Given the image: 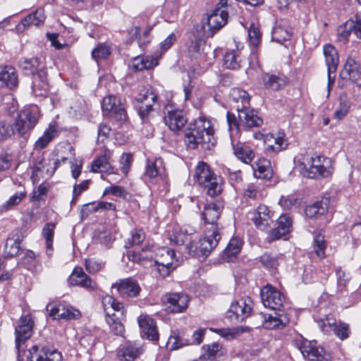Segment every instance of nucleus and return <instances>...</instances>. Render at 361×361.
<instances>
[{"mask_svg":"<svg viewBox=\"0 0 361 361\" xmlns=\"http://www.w3.org/2000/svg\"><path fill=\"white\" fill-rule=\"evenodd\" d=\"M91 171L95 173H116L115 169L110 162V152L95 159L91 166Z\"/></svg>","mask_w":361,"mask_h":361,"instance_id":"72a5a7b5","label":"nucleus"},{"mask_svg":"<svg viewBox=\"0 0 361 361\" xmlns=\"http://www.w3.org/2000/svg\"><path fill=\"white\" fill-rule=\"evenodd\" d=\"M25 197V192H16L6 202L0 205V213L12 209L15 206L19 204Z\"/></svg>","mask_w":361,"mask_h":361,"instance_id":"603ef678","label":"nucleus"},{"mask_svg":"<svg viewBox=\"0 0 361 361\" xmlns=\"http://www.w3.org/2000/svg\"><path fill=\"white\" fill-rule=\"evenodd\" d=\"M264 142L265 151L274 153L286 149L288 145L283 133H279L276 136L273 134L267 135L264 139Z\"/></svg>","mask_w":361,"mask_h":361,"instance_id":"393cba45","label":"nucleus"},{"mask_svg":"<svg viewBox=\"0 0 361 361\" xmlns=\"http://www.w3.org/2000/svg\"><path fill=\"white\" fill-rule=\"evenodd\" d=\"M253 302L250 297H243L233 301L226 312V317L232 323L241 322L250 316Z\"/></svg>","mask_w":361,"mask_h":361,"instance_id":"0eeeda50","label":"nucleus"},{"mask_svg":"<svg viewBox=\"0 0 361 361\" xmlns=\"http://www.w3.org/2000/svg\"><path fill=\"white\" fill-rule=\"evenodd\" d=\"M248 37L250 44L257 47L260 42L261 32L259 27L254 23H251L248 29Z\"/></svg>","mask_w":361,"mask_h":361,"instance_id":"680f3d73","label":"nucleus"},{"mask_svg":"<svg viewBox=\"0 0 361 361\" xmlns=\"http://www.w3.org/2000/svg\"><path fill=\"white\" fill-rule=\"evenodd\" d=\"M234 155L245 164H250L255 157L252 149L243 142H232Z\"/></svg>","mask_w":361,"mask_h":361,"instance_id":"e433bc0d","label":"nucleus"},{"mask_svg":"<svg viewBox=\"0 0 361 361\" xmlns=\"http://www.w3.org/2000/svg\"><path fill=\"white\" fill-rule=\"evenodd\" d=\"M39 119V112L37 106L24 107L18 113L11 124L14 135L28 139Z\"/></svg>","mask_w":361,"mask_h":361,"instance_id":"f03ea898","label":"nucleus"},{"mask_svg":"<svg viewBox=\"0 0 361 361\" xmlns=\"http://www.w3.org/2000/svg\"><path fill=\"white\" fill-rule=\"evenodd\" d=\"M194 178L200 185L206 190V193L214 197L222 190L221 179L217 176L210 166L204 161L198 162L195 167Z\"/></svg>","mask_w":361,"mask_h":361,"instance_id":"7ed1b4c3","label":"nucleus"},{"mask_svg":"<svg viewBox=\"0 0 361 361\" xmlns=\"http://www.w3.org/2000/svg\"><path fill=\"white\" fill-rule=\"evenodd\" d=\"M221 348V345L217 343L207 345L204 353L201 355L200 359L202 360L214 361L217 357L222 355L220 352Z\"/></svg>","mask_w":361,"mask_h":361,"instance_id":"5fc2aeb1","label":"nucleus"},{"mask_svg":"<svg viewBox=\"0 0 361 361\" xmlns=\"http://www.w3.org/2000/svg\"><path fill=\"white\" fill-rule=\"evenodd\" d=\"M292 36V28L289 26L287 21L280 20L276 21L271 32V39L273 41L279 44L290 39Z\"/></svg>","mask_w":361,"mask_h":361,"instance_id":"a878e982","label":"nucleus"},{"mask_svg":"<svg viewBox=\"0 0 361 361\" xmlns=\"http://www.w3.org/2000/svg\"><path fill=\"white\" fill-rule=\"evenodd\" d=\"M158 57L151 56H136L129 62V68L134 71H142L153 68L158 65Z\"/></svg>","mask_w":361,"mask_h":361,"instance_id":"c85d7f7f","label":"nucleus"},{"mask_svg":"<svg viewBox=\"0 0 361 361\" xmlns=\"http://www.w3.org/2000/svg\"><path fill=\"white\" fill-rule=\"evenodd\" d=\"M68 283L71 286H78L82 288L95 290L97 285L82 270L81 267H75L68 278Z\"/></svg>","mask_w":361,"mask_h":361,"instance_id":"5701e85b","label":"nucleus"},{"mask_svg":"<svg viewBox=\"0 0 361 361\" xmlns=\"http://www.w3.org/2000/svg\"><path fill=\"white\" fill-rule=\"evenodd\" d=\"M47 310L53 319L65 320L64 303L51 302L47 305Z\"/></svg>","mask_w":361,"mask_h":361,"instance_id":"6e6d98bb","label":"nucleus"},{"mask_svg":"<svg viewBox=\"0 0 361 361\" xmlns=\"http://www.w3.org/2000/svg\"><path fill=\"white\" fill-rule=\"evenodd\" d=\"M274 213L265 204H260L252 213L251 217L256 227L261 230L269 228L274 222Z\"/></svg>","mask_w":361,"mask_h":361,"instance_id":"a211bd4d","label":"nucleus"},{"mask_svg":"<svg viewBox=\"0 0 361 361\" xmlns=\"http://www.w3.org/2000/svg\"><path fill=\"white\" fill-rule=\"evenodd\" d=\"M224 204L220 201L212 202L204 204L202 212V218L204 221V228H210L214 226L219 228L217 221L220 217Z\"/></svg>","mask_w":361,"mask_h":361,"instance_id":"4468645a","label":"nucleus"},{"mask_svg":"<svg viewBox=\"0 0 361 361\" xmlns=\"http://www.w3.org/2000/svg\"><path fill=\"white\" fill-rule=\"evenodd\" d=\"M279 204L283 209H290L296 207L300 204V201L293 195L281 196Z\"/></svg>","mask_w":361,"mask_h":361,"instance_id":"69168bd1","label":"nucleus"},{"mask_svg":"<svg viewBox=\"0 0 361 361\" xmlns=\"http://www.w3.org/2000/svg\"><path fill=\"white\" fill-rule=\"evenodd\" d=\"M202 238L207 241L206 243L209 245V249L214 250L221 238L219 228L214 227V226L211 228L204 227Z\"/></svg>","mask_w":361,"mask_h":361,"instance_id":"37998d69","label":"nucleus"},{"mask_svg":"<svg viewBox=\"0 0 361 361\" xmlns=\"http://www.w3.org/2000/svg\"><path fill=\"white\" fill-rule=\"evenodd\" d=\"M32 90L33 94L39 97L45 96L48 92L49 83L45 69H39L32 77Z\"/></svg>","mask_w":361,"mask_h":361,"instance_id":"bb28decb","label":"nucleus"},{"mask_svg":"<svg viewBox=\"0 0 361 361\" xmlns=\"http://www.w3.org/2000/svg\"><path fill=\"white\" fill-rule=\"evenodd\" d=\"M260 295L264 306L271 310H279L285 300L281 293L269 284L262 288Z\"/></svg>","mask_w":361,"mask_h":361,"instance_id":"9b49d317","label":"nucleus"},{"mask_svg":"<svg viewBox=\"0 0 361 361\" xmlns=\"http://www.w3.org/2000/svg\"><path fill=\"white\" fill-rule=\"evenodd\" d=\"M241 62L242 59L238 51L229 50L224 56V66L226 68L238 70L241 66Z\"/></svg>","mask_w":361,"mask_h":361,"instance_id":"79ce46f5","label":"nucleus"},{"mask_svg":"<svg viewBox=\"0 0 361 361\" xmlns=\"http://www.w3.org/2000/svg\"><path fill=\"white\" fill-rule=\"evenodd\" d=\"M102 111L104 115L123 123L127 120V114L120 99L114 95H109L103 99L102 103Z\"/></svg>","mask_w":361,"mask_h":361,"instance_id":"6e6552de","label":"nucleus"},{"mask_svg":"<svg viewBox=\"0 0 361 361\" xmlns=\"http://www.w3.org/2000/svg\"><path fill=\"white\" fill-rule=\"evenodd\" d=\"M59 134L58 127L55 124H50L44 130L43 135L39 137L35 143V148L41 150L45 148L48 144Z\"/></svg>","mask_w":361,"mask_h":361,"instance_id":"4c0bfd02","label":"nucleus"},{"mask_svg":"<svg viewBox=\"0 0 361 361\" xmlns=\"http://www.w3.org/2000/svg\"><path fill=\"white\" fill-rule=\"evenodd\" d=\"M206 243L207 241L203 238L200 239L197 244L190 242L186 246L188 254L196 257H202L203 259L208 257L214 249H209V245Z\"/></svg>","mask_w":361,"mask_h":361,"instance_id":"f704fd0d","label":"nucleus"},{"mask_svg":"<svg viewBox=\"0 0 361 361\" xmlns=\"http://www.w3.org/2000/svg\"><path fill=\"white\" fill-rule=\"evenodd\" d=\"M21 66L24 71H27V73H30L33 76L38 73L39 69H45L40 59L37 57L30 59H25L21 63Z\"/></svg>","mask_w":361,"mask_h":361,"instance_id":"09e8293b","label":"nucleus"},{"mask_svg":"<svg viewBox=\"0 0 361 361\" xmlns=\"http://www.w3.org/2000/svg\"><path fill=\"white\" fill-rule=\"evenodd\" d=\"M328 211V200H322L317 201L312 204L306 207L305 213L309 218H319L326 214Z\"/></svg>","mask_w":361,"mask_h":361,"instance_id":"ea45409f","label":"nucleus"},{"mask_svg":"<svg viewBox=\"0 0 361 361\" xmlns=\"http://www.w3.org/2000/svg\"><path fill=\"white\" fill-rule=\"evenodd\" d=\"M165 168L161 159L147 160L145 169V176L149 178H154L164 175Z\"/></svg>","mask_w":361,"mask_h":361,"instance_id":"58836bf2","label":"nucleus"},{"mask_svg":"<svg viewBox=\"0 0 361 361\" xmlns=\"http://www.w3.org/2000/svg\"><path fill=\"white\" fill-rule=\"evenodd\" d=\"M228 17V11L216 7L206 18L202 20V24L196 27V31L200 28L205 37H212L227 23Z\"/></svg>","mask_w":361,"mask_h":361,"instance_id":"423d86ee","label":"nucleus"},{"mask_svg":"<svg viewBox=\"0 0 361 361\" xmlns=\"http://www.w3.org/2000/svg\"><path fill=\"white\" fill-rule=\"evenodd\" d=\"M263 319V326L267 329H282L289 322L286 314L275 313V315H261Z\"/></svg>","mask_w":361,"mask_h":361,"instance_id":"2f4dec72","label":"nucleus"},{"mask_svg":"<svg viewBox=\"0 0 361 361\" xmlns=\"http://www.w3.org/2000/svg\"><path fill=\"white\" fill-rule=\"evenodd\" d=\"M341 340H345L349 337L350 331L349 325L345 323L339 322L336 324V329L333 332Z\"/></svg>","mask_w":361,"mask_h":361,"instance_id":"338daca9","label":"nucleus"},{"mask_svg":"<svg viewBox=\"0 0 361 361\" xmlns=\"http://www.w3.org/2000/svg\"><path fill=\"white\" fill-rule=\"evenodd\" d=\"M18 83L16 69L12 66H0V87L13 89Z\"/></svg>","mask_w":361,"mask_h":361,"instance_id":"7c9ffc66","label":"nucleus"},{"mask_svg":"<svg viewBox=\"0 0 361 361\" xmlns=\"http://www.w3.org/2000/svg\"><path fill=\"white\" fill-rule=\"evenodd\" d=\"M56 224L54 223H47L42 229V235L46 239L47 254L48 256L52 255L53 239Z\"/></svg>","mask_w":361,"mask_h":361,"instance_id":"de8ad7c7","label":"nucleus"},{"mask_svg":"<svg viewBox=\"0 0 361 361\" xmlns=\"http://www.w3.org/2000/svg\"><path fill=\"white\" fill-rule=\"evenodd\" d=\"M260 262L266 269H276L279 265L277 258L268 253H265L261 256Z\"/></svg>","mask_w":361,"mask_h":361,"instance_id":"0e129e2a","label":"nucleus"},{"mask_svg":"<svg viewBox=\"0 0 361 361\" xmlns=\"http://www.w3.org/2000/svg\"><path fill=\"white\" fill-rule=\"evenodd\" d=\"M45 18L44 9L38 8L34 12L26 16L21 22L16 25V30L22 32L26 28L31 26L38 27L44 23Z\"/></svg>","mask_w":361,"mask_h":361,"instance_id":"b1692460","label":"nucleus"},{"mask_svg":"<svg viewBox=\"0 0 361 361\" xmlns=\"http://www.w3.org/2000/svg\"><path fill=\"white\" fill-rule=\"evenodd\" d=\"M102 305L106 315V322L111 331L116 335L121 336L124 332V326L117 314L123 316V305L114 297L106 295L103 297Z\"/></svg>","mask_w":361,"mask_h":361,"instance_id":"20e7f679","label":"nucleus"},{"mask_svg":"<svg viewBox=\"0 0 361 361\" xmlns=\"http://www.w3.org/2000/svg\"><path fill=\"white\" fill-rule=\"evenodd\" d=\"M299 349L303 357L310 360L325 361L327 360V355L322 347L317 346L316 343L304 341Z\"/></svg>","mask_w":361,"mask_h":361,"instance_id":"412c9836","label":"nucleus"},{"mask_svg":"<svg viewBox=\"0 0 361 361\" xmlns=\"http://www.w3.org/2000/svg\"><path fill=\"white\" fill-rule=\"evenodd\" d=\"M242 240L238 238H233L229 241L223 252V258L227 261L238 255L242 248Z\"/></svg>","mask_w":361,"mask_h":361,"instance_id":"49530a36","label":"nucleus"},{"mask_svg":"<svg viewBox=\"0 0 361 361\" xmlns=\"http://www.w3.org/2000/svg\"><path fill=\"white\" fill-rule=\"evenodd\" d=\"M157 94L151 90L141 91L136 97V100L140 103H156L157 102Z\"/></svg>","mask_w":361,"mask_h":361,"instance_id":"bf43d9fd","label":"nucleus"},{"mask_svg":"<svg viewBox=\"0 0 361 361\" xmlns=\"http://www.w3.org/2000/svg\"><path fill=\"white\" fill-rule=\"evenodd\" d=\"M278 226L270 231L267 239L269 242L279 240L291 231L293 221L291 217L286 214H282L277 221Z\"/></svg>","mask_w":361,"mask_h":361,"instance_id":"aec40b11","label":"nucleus"},{"mask_svg":"<svg viewBox=\"0 0 361 361\" xmlns=\"http://www.w3.org/2000/svg\"><path fill=\"white\" fill-rule=\"evenodd\" d=\"M34 322L31 315L22 316L19 319L15 329L16 345L18 350V357L23 355V344L30 338L32 334Z\"/></svg>","mask_w":361,"mask_h":361,"instance_id":"1a4fd4ad","label":"nucleus"},{"mask_svg":"<svg viewBox=\"0 0 361 361\" xmlns=\"http://www.w3.org/2000/svg\"><path fill=\"white\" fill-rule=\"evenodd\" d=\"M238 111V117L242 127L252 128L259 127L263 124V120L257 115V112L250 108V106L240 109Z\"/></svg>","mask_w":361,"mask_h":361,"instance_id":"6ab92c4d","label":"nucleus"},{"mask_svg":"<svg viewBox=\"0 0 361 361\" xmlns=\"http://www.w3.org/2000/svg\"><path fill=\"white\" fill-rule=\"evenodd\" d=\"M193 35V38L190 39V43L188 47V52L191 58H197L200 51L201 47L204 44V32L202 31Z\"/></svg>","mask_w":361,"mask_h":361,"instance_id":"c03bdc74","label":"nucleus"},{"mask_svg":"<svg viewBox=\"0 0 361 361\" xmlns=\"http://www.w3.org/2000/svg\"><path fill=\"white\" fill-rule=\"evenodd\" d=\"M350 109V102L346 94H341L338 99V106L334 111L333 118L341 121L346 116Z\"/></svg>","mask_w":361,"mask_h":361,"instance_id":"a18cd8bd","label":"nucleus"},{"mask_svg":"<svg viewBox=\"0 0 361 361\" xmlns=\"http://www.w3.org/2000/svg\"><path fill=\"white\" fill-rule=\"evenodd\" d=\"M137 322L143 337L157 341L159 340V333L154 320L147 314H141Z\"/></svg>","mask_w":361,"mask_h":361,"instance_id":"4be33fe9","label":"nucleus"},{"mask_svg":"<svg viewBox=\"0 0 361 361\" xmlns=\"http://www.w3.org/2000/svg\"><path fill=\"white\" fill-rule=\"evenodd\" d=\"M175 252L169 248L160 250V255L156 259L157 271L162 278L167 276L170 272L175 269L177 264L174 263Z\"/></svg>","mask_w":361,"mask_h":361,"instance_id":"ddd939ff","label":"nucleus"},{"mask_svg":"<svg viewBox=\"0 0 361 361\" xmlns=\"http://www.w3.org/2000/svg\"><path fill=\"white\" fill-rule=\"evenodd\" d=\"M184 142L188 148L195 149L199 146L210 149L215 144L214 129L209 120L199 117L189 124L185 131Z\"/></svg>","mask_w":361,"mask_h":361,"instance_id":"f257e3e1","label":"nucleus"},{"mask_svg":"<svg viewBox=\"0 0 361 361\" xmlns=\"http://www.w3.org/2000/svg\"><path fill=\"white\" fill-rule=\"evenodd\" d=\"M20 252V240L19 238H8L4 247V255L7 257H13Z\"/></svg>","mask_w":361,"mask_h":361,"instance_id":"3c124183","label":"nucleus"},{"mask_svg":"<svg viewBox=\"0 0 361 361\" xmlns=\"http://www.w3.org/2000/svg\"><path fill=\"white\" fill-rule=\"evenodd\" d=\"M302 165L306 171L305 175L310 178H326L333 172L331 160L323 156L308 157Z\"/></svg>","mask_w":361,"mask_h":361,"instance_id":"39448f33","label":"nucleus"},{"mask_svg":"<svg viewBox=\"0 0 361 361\" xmlns=\"http://www.w3.org/2000/svg\"><path fill=\"white\" fill-rule=\"evenodd\" d=\"M326 247L324 236L321 233L316 234L314 238V248L319 257H325Z\"/></svg>","mask_w":361,"mask_h":361,"instance_id":"13d9d810","label":"nucleus"},{"mask_svg":"<svg viewBox=\"0 0 361 361\" xmlns=\"http://www.w3.org/2000/svg\"><path fill=\"white\" fill-rule=\"evenodd\" d=\"M159 107V104L156 102L145 104L140 106L138 114L143 122H148L154 115V112Z\"/></svg>","mask_w":361,"mask_h":361,"instance_id":"8fccbe9b","label":"nucleus"},{"mask_svg":"<svg viewBox=\"0 0 361 361\" xmlns=\"http://www.w3.org/2000/svg\"><path fill=\"white\" fill-rule=\"evenodd\" d=\"M342 80L350 81L361 87V65L352 57H348L340 73Z\"/></svg>","mask_w":361,"mask_h":361,"instance_id":"f8f14e48","label":"nucleus"},{"mask_svg":"<svg viewBox=\"0 0 361 361\" xmlns=\"http://www.w3.org/2000/svg\"><path fill=\"white\" fill-rule=\"evenodd\" d=\"M353 20H348L343 25L338 28V36L340 41L346 42L353 28Z\"/></svg>","mask_w":361,"mask_h":361,"instance_id":"052dcab7","label":"nucleus"},{"mask_svg":"<svg viewBox=\"0 0 361 361\" xmlns=\"http://www.w3.org/2000/svg\"><path fill=\"white\" fill-rule=\"evenodd\" d=\"M336 275L337 278L338 290L342 293L344 288L346 286L350 280V277L348 274H347L341 268L336 269Z\"/></svg>","mask_w":361,"mask_h":361,"instance_id":"e2e57ef3","label":"nucleus"},{"mask_svg":"<svg viewBox=\"0 0 361 361\" xmlns=\"http://www.w3.org/2000/svg\"><path fill=\"white\" fill-rule=\"evenodd\" d=\"M80 343L85 348H90L96 343V336L92 335L90 330H85L80 338Z\"/></svg>","mask_w":361,"mask_h":361,"instance_id":"774afa93","label":"nucleus"},{"mask_svg":"<svg viewBox=\"0 0 361 361\" xmlns=\"http://www.w3.org/2000/svg\"><path fill=\"white\" fill-rule=\"evenodd\" d=\"M141 353V348L135 343L127 342L118 349L117 357L121 361H132Z\"/></svg>","mask_w":361,"mask_h":361,"instance_id":"c756f323","label":"nucleus"},{"mask_svg":"<svg viewBox=\"0 0 361 361\" xmlns=\"http://www.w3.org/2000/svg\"><path fill=\"white\" fill-rule=\"evenodd\" d=\"M325 62L328 72V88L334 82L335 75L331 76L336 69L339 62V58L336 49L331 44H325L323 48Z\"/></svg>","mask_w":361,"mask_h":361,"instance_id":"f3484780","label":"nucleus"},{"mask_svg":"<svg viewBox=\"0 0 361 361\" xmlns=\"http://www.w3.org/2000/svg\"><path fill=\"white\" fill-rule=\"evenodd\" d=\"M164 301L168 311L178 313L187 309L189 298L183 293H171L164 295Z\"/></svg>","mask_w":361,"mask_h":361,"instance_id":"dca6fc26","label":"nucleus"},{"mask_svg":"<svg viewBox=\"0 0 361 361\" xmlns=\"http://www.w3.org/2000/svg\"><path fill=\"white\" fill-rule=\"evenodd\" d=\"M111 53V47L106 43L99 44L91 53L92 59L99 61V60L106 59Z\"/></svg>","mask_w":361,"mask_h":361,"instance_id":"864d4df0","label":"nucleus"},{"mask_svg":"<svg viewBox=\"0 0 361 361\" xmlns=\"http://www.w3.org/2000/svg\"><path fill=\"white\" fill-rule=\"evenodd\" d=\"M112 287L116 288L123 298H136L142 290L137 280L130 277L118 280Z\"/></svg>","mask_w":361,"mask_h":361,"instance_id":"2eb2a0df","label":"nucleus"},{"mask_svg":"<svg viewBox=\"0 0 361 361\" xmlns=\"http://www.w3.org/2000/svg\"><path fill=\"white\" fill-rule=\"evenodd\" d=\"M23 355L25 361H62V355L57 350L47 347L39 349L35 345L24 351Z\"/></svg>","mask_w":361,"mask_h":361,"instance_id":"9d476101","label":"nucleus"},{"mask_svg":"<svg viewBox=\"0 0 361 361\" xmlns=\"http://www.w3.org/2000/svg\"><path fill=\"white\" fill-rule=\"evenodd\" d=\"M252 168L255 176L258 178L268 179L271 177V163L267 159H259Z\"/></svg>","mask_w":361,"mask_h":361,"instance_id":"a19ab883","label":"nucleus"},{"mask_svg":"<svg viewBox=\"0 0 361 361\" xmlns=\"http://www.w3.org/2000/svg\"><path fill=\"white\" fill-rule=\"evenodd\" d=\"M230 97L235 104L234 108L237 111L250 106V97L249 94L240 88H233L230 92Z\"/></svg>","mask_w":361,"mask_h":361,"instance_id":"c9c22d12","label":"nucleus"},{"mask_svg":"<svg viewBox=\"0 0 361 361\" xmlns=\"http://www.w3.org/2000/svg\"><path fill=\"white\" fill-rule=\"evenodd\" d=\"M261 80L265 88L276 91L283 88L287 83V79L283 75H274L266 73L262 75Z\"/></svg>","mask_w":361,"mask_h":361,"instance_id":"473e14b6","label":"nucleus"},{"mask_svg":"<svg viewBox=\"0 0 361 361\" xmlns=\"http://www.w3.org/2000/svg\"><path fill=\"white\" fill-rule=\"evenodd\" d=\"M164 121L171 130L176 132L185 126L187 118L183 111L176 109L169 111L167 115L164 117Z\"/></svg>","mask_w":361,"mask_h":361,"instance_id":"cd10ccee","label":"nucleus"},{"mask_svg":"<svg viewBox=\"0 0 361 361\" xmlns=\"http://www.w3.org/2000/svg\"><path fill=\"white\" fill-rule=\"evenodd\" d=\"M320 329L325 334H329L336 329V319L331 315H328L325 319H320L317 322Z\"/></svg>","mask_w":361,"mask_h":361,"instance_id":"4d7b16f0","label":"nucleus"}]
</instances>
